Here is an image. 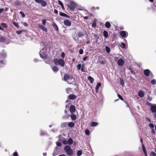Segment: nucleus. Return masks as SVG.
<instances>
[{"instance_id":"28","label":"nucleus","mask_w":156,"mask_h":156,"mask_svg":"<svg viewBox=\"0 0 156 156\" xmlns=\"http://www.w3.org/2000/svg\"><path fill=\"white\" fill-rule=\"evenodd\" d=\"M71 119L73 120H75L76 119V115L74 114H72L70 115Z\"/></svg>"},{"instance_id":"7","label":"nucleus","mask_w":156,"mask_h":156,"mask_svg":"<svg viewBox=\"0 0 156 156\" xmlns=\"http://www.w3.org/2000/svg\"><path fill=\"white\" fill-rule=\"evenodd\" d=\"M76 98V96L74 95L70 94L69 95L68 97V99L66 101V102L67 103L69 101V99L71 100H73Z\"/></svg>"},{"instance_id":"18","label":"nucleus","mask_w":156,"mask_h":156,"mask_svg":"<svg viewBox=\"0 0 156 156\" xmlns=\"http://www.w3.org/2000/svg\"><path fill=\"white\" fill-rule=\"evenodd\" d=\"M67 122H62L60 126L62 128H64L67 127Z\"/></svg>"},{"instance_id":"12","label":"nucleus","mask_w":156,"mask_h":156,"mask_svg":"<svg viewBox=\"0 0 156 156\" xmlns=\"http://www.w3.org/2000/svg\"><path fill=\"white\" fill-rule=\"evenodd\" d=\"M38 27L41 29L43 31L46 32L47 31V29L43 26L40 25L38 24Z\"/></svg>"},{"instance_id":"10","label":"nucleus","mask_w":156,"mask_h":156,"mask_svg":"<svg viewBox=\"0 0 156 156\" xmlns=\"http://www.w3.org/2000/svg\"><path fill=\"white\" fill-rule=\"evenodd\" d=\"M75 108L74 105H72L70 106L69 108V111L71 113H73L75 111Z\"/></svg>"},{"instance_id":"27","label":"nucleus","mask_w":156,"mask_h":156,"mask_svg":"<svg viewBox=\"0 0 156 156\" xmlns=\"http://www.w3.org/2000/svg\"><path fill=\"white\" fill-rule=\"evenodd\" d=\"M52 69L54 72H57L58 71V68L56 66H54L52 68Z\"/></svg>"},{"instance_id":"48","label":"nucleus","mask_w":156,"mask_h":156,"mask_svg":"<svg viewBox=\"0 0 156 156\" xmlns=\"http://www.w3.org/2000/svg\"><path fill=\"white\" fill-rule=\"evenodd\" d=\"M96 26V23L95 22L93 23L92 24V27L93 28H94Z\"/></svg>"},{"instance_id":"37","label":"nucleus","mask_w":156,"mask_h":156,"mask_svg":"<svg viewBox=\"0 0 156 156\" xmlns=\"http://www.w3.org/2000/svg\"><path fill=\"white\" fill-rule=\"evenodd\" d=\"M13 24L16 27H19V25L18 23H16L15 22H13Z\"/></svg>"},{"instance_id":"49","label":"nucleus","mask_w":156,"mask_h":156,"mask_svg":"<svg viewBox=\"0 0 156 156\" xmlns=\"http://www.w3.org/2000/svg\"><path fill=\"white\" fill-rule=\"evenodd\" d=\"M61 56L63 58H64L65 56V54L64 52H62L61 54Z\"/></svg>"},{"instance_id":"29","label":"nucleus","mask_w":156,"mask_h":156,"mask_svg":"<svg viewBox=\"0 0 156 156\" xmlns=\"http://www.w3.org/2000/svg\"><path fill=\"white\" fill-rule=\"evenodd\" d=\"M68 126L70 127H73L75 125V124L73 122H69L68 124Z\"/></svg>"},{"instance_id":"52","label":"nucleus","mask_w":156,"mask_h":156,"mask_svg":"<svg viewBox=\"0 0 156 156\" xmlns=\"http://www.w3.org/2000/svg\"><path fill=\"white\" fill-rule=\"evenodd\" d=\"M124 83V81L123 80L121 79L120 80V84H122V86H123V84Z\"/></svg>"},{"instance_id":"17","label":"nucleus","mask_w":156,"mask_h":156,"mask_svg":"<svg viewBox=\"0 0 156 156\" xmlns=\"http://www.w3.org/2000/svg\"><path fill=\"white\" fill-rule=\"evenodd\" d=\"M142 150L145 156H147L146 150V149L144 145L143 144H142Z\"/></svg>"},{"instance_id":"15","label":"nucleus","mask_w":156,"mask_h":156,"mask_svg":"<svg viewBox=\"0 0 156 156\" xmlns=\"http://www.w3.org/2000/svg\"><path fill=\"white\" fill-rule=\"evenodd\" d=\"M138 95L140 97L142 98L144 97V91L141 90L139 91L138 92Z\"/></svg>"},{"instance_id":"62","label":"nucleus","mask_w":156,"mask_h":156,"mask_svg":"<svg viewBox=\"0 0 156 156\" xmlns=\"http://www.w3.org/2000/svg\"><path fill=\"white\" fill-rule=\"evenodd\" d=\"M154 93L156 95V86L154 87Z\"/></svg>"},{"instance_id":"64","label":"nucleus","mask_w":156,"mask_h":156,"mask_svg":"<svg viewBox=\"0 0 156 156\" xmlns=\"http://www.w3.org/2000/svg\"><path fill=\"white\" fill-rule=\"evenodd\" d=\"M147 99L149 101H151L152 100V98L150 96H148L147 97Z\"/></svg>"},{"instance_id":"53","label":"nucleus","mask_w":156,"mask_h":156,"mask_svg":"<svg viewBox=\"0 0 156 156\" xmlns=\"http://www.w3.org/2000/svg\"><path fill=\"white\" fill-rule=\"evenodd\" d=\"M15 4L17 6H20V3L18 2H15Z\"/></svg>"},{"instance_id":"24","label":"nucleus","mask_w":156,"mask_h":156,"mask_svg":"<svg viewBox=\"0 0 156 156\" xmlns=\"http://www.w3.org/2000/svg\"><path fill=\"white\" fill-rule=\"evenodd\" d=\"M87 79L91 83H92L94 81V79L91 76H88L87 77Z\"/></svg>"},{"instance_id":"50","label":"nucleus","mask_w":156,"mask_h":156,"mask_svg":"<svg viewBox=\"0 0 156 156\" xmlns=\"http://www.w3.org/2000/svg\"><path fill=\"white\" fill-rule=\"evenodd\" d=\"M83 35L82 34V33L81 32H79L78 34V36L79 37H81L82 36H83Z\"/></svg>"},{"instance_id":"26","label":"nucleus","mask_w":156,"mask_h":156,"mask_svg":"<svg viewBox=\"0 0 156 156\" xmlns=\"http://www.w3.org/2000/svg\"><path fill=\"white\" fill-rule=\"evenodd\" d=\"M105 27L108 28H109L111 27V24L110 23L108 22H106L105 24Z\"/></svg>"},{"instance_id":"22","label":"nucleus","mask_w":156,"mask_h":156,"mask_svg":"<svg viewBox=\"0 0 156 156\" xmlns=\"http://www.w3.org/2000/svg\"><path fill=\"white\" fill-rule=\"evenodd\" d=\"M53 27L54 28V29L55 30V31H58V27L57 26V25L54 22L53 24Z\"/></svg>"},{"instance_id":"9","label":"nucleus","mask_w":156,"mask_h":156,"mask_svg":"<svg viewBox=\"0 0 156 156\" xmlns=\"http://www.w3.org/2000/svg\"><path fill=\"white\" fill-rule=\"evenodd\" d=\"M149 126L151 129L152 133L153 134H155V132L154 129V124L152 123H151L149 124Z\"/></svg>"},{"instance_id":"14","label":"nucleus","mask_w":156,"mask_h":156,"mask_svg":"<svg viewBox=\"0 0 156 156\" xmlns=\"http://www.w3.org/2000/svg\"><path fill=\"white\" fill-rule=\"evenodd\" d=\"M6 64V62L4 60H0V69L3 67Z\"/></svg>"},{"instance_id":"51","label":"nucleus","mask_w":156,"mask_h":156,"mask_svg":"<svg viewBox=\"0 0 156 156\" xmlns=\"http://www.w3.org/2000/svg\"><path fill=\"white\" fill-rule=\"evenodd\" d=\"M81 65L80 64H79L77 66V68H78V70H79L81 68Z\"/></svg>"},{"instance_id":"20","label":"nucleus","mask_w":156,"mask_h":156,"mask_svg":"<svg viewBox=\"0 0 156 156\" xmlns=\"http://www.w3.org/2000/svg\"><path fill=\"white\" fill-rule=\"evenodd\" d=\"M73 142V140L72 138H69L67 140V144L69 145H71Z\"/></svg>"},{"instance_id":"19","label":"nucleus","mask_w":156,"mask_h":156,"mask_svg":"<svg viewBox=\"0 0 156 156\" xmlns=\"http://www.w3.org/2000/svg\"><path fill=\"white\" fill-rule=\"evenodd\" d=\"M40 3H41V5L43 7H45L47 5V3L44 0H41Z\"/></svg>"},{"instance_id":"23","label":"nucleus","mask_w":156,"mask_h":156,"mask_svg":"<svg viewBox=\"0 0 156 156\" xmlns=\"http://www.w3.org/2000/svg\"><path fill=\"white\" fill-rule=\"evenodd\" d=\"M59 15L60 16H63V17H66L67 18L69 17V16L66 15V14H65L64 13H63L62 12H60Z\"/></svg>"},{"instance_id":"54","label":"nucleus","mask_w":156,"mask_h":156,"mask_svg":"<svg viewBox=\"0 0 156 156\" xmlns=\"http://www.w3.org/2000/svg\"><path fill=\"white\" fill-rule=\"evenodd\" d=\"M46 20H42V23L44 25H45Z\"/></svg>"},{"instance_id":"33","label":"nucleus","mask_w":156,"mask_h":156,"mask_svg":"<svg viewBox=\"0 0 156 156\" xmlns=\"http://www.w3.org/2000/svg\"><path fill=\"white\" fill-rule=\"evenodd\" d=\"M120 46L122 48H125L126 47V44L124 43H121Z\"/></svg>"},{"instance_id":"32","label":"nucleus","mask_w":156,"mask_h":156,"mask_svg":"<svg viewBox=\"0 0 156 156\" xmlns=\"http://www.w3.org/2000/svg\"><path fill=\"white\" fill-rule=\"evenodd\" d=\"M46 134V133L45 132V131H43V130H41L40 131V135L41 136H44Z\"/></svg>"},{"instance_id":"61","label":"nucleus","mask_w":156,"mask_h":156,"mask_svg":"<svg viewBox=\"0 0 156 156\" xmlns=\"http://www.w3.org/2000/svg\"><path fill=\"white\" fill-rule=\"evenodd\" d=\"M58 4L61 5H63V3H62V2H61L60 1V0H59L58 1Z\"/></svg>"},{"instance_id":"31","label":"nucleus","mask_w":156,"mask_h":156,"mask_svg":"<svg viewBox=\"0 0 156 156\" xmlns=\"http://www.w3.org/2000/svg\"><path fill=\"white\" fill-rule=\"evenodd\" d=\"M103 34L105 38H107L108 37V34L107 31L105 30L104 31H103Z\"/></svg>"},{"instance_id":"41","label":"nucleus","mask_w":156,"mask_h":156,"mask_svg":"<svg viewBox=\"0 0 156 156\" xmlns=\"http://www.w3.org/2000/svg\"><path fill=\"white\" fill-rule=\"evenodd\" d=\"M1 25L3 27H4L6 28L7 27V26L6 23H1Z\"/></svg>"},{"instance_id":"63","label":"nucleus","mask_w":156,"mask_h":156,"mask_svg":"<svg viewBox=\"0 0 156 156\" xmlns=\"http://www.w3.org/2000/svg\"><path fill=\"white\" fill-rule=\"evenodd\" d=\"M54 12L55 13L56 15L58 14V11L56 9H54Z\"/></svg>"},{"instance_id":"43","label":"nucleus","mask_w":156,"mask_h":156,"mask_svg":"<svg viewBox=\"0 0 156 156\" xmlns=\"http://www.w3.org/2000/svg\"><path fill=\"white\" fill-rule=\"evenodd\" d=\"M119 58L117 56H115L113 58V59L115 61H118V60L119 59Z\"/></svg>"},{"instance_id":"60","label":"nucleus","mask_w":156,"mask_h":156,"mask_svg":"<svg viewBox=\"0 0 156 156\" xmlns=\"http://www.w3.org/2000/svg\"><path fill=\"white\" fill-rule=\"evenodd\" d=\"M83 66H84V65H82V67H81V70L82 72H85V71L84 70V69H83Z\"/></svg>"},{"instance_id":"39","label":"nucleus","mask_w":156,"mask_h":156,"mask_svg":"<svg viewBox=\"0 0 156 156\" xmlns=\"http://www.w3.org/2000/svg\"><path fill=\"white\" fill-rule=\"evenodd\" d=\"M85 133L87 135H90V132L88 129H87L85 130Z\"/></svg>"},{"instance_id":"34","label":"nucleus","mask_w":156,"mask_h":156,"mask_svg":"<svg viewBox=\"0 0 156 156\" xmlns=\"http://www.w3.org/2000/svg\"><path fill=\"white\" fill-rule=\"evenodd\" d=\"M150 156H156V154L154 151L151 152L150 154Z\"/></svg>"},{"instance_id":"2","label":"nucleus","mask_w":156,"mask_h":156,"mask_svg":"<svg viewBox=\"0 0 156 156\" xmlns=\"http://www.w3.org/2000/svg\"><path fill=\"white\" fill-rule=\"evenodd\" d=\"M64 150L68 155L71 156L73 154V150L69 145H66L64 147Z\"/></svg>"},{"instance_id":"5","label":"nucleus","mask_w":156,"mask_h":156,"mask_svg":"<svg viewBox=\"0 0 156 156\" xmlns=\"http://www.w3.org/2000/svg\"><path fill=\"white\" fill-rule=\"evenodd\" d=\"M120 34L121 37H126L128 35V33L126 31H121L120 32Z\"/></svg>"},{"instance_id":"38","label":"nucleus","mask_w":156,"mask_h":156,"mask_svg":"<svg viewBox=\"0 0 156 156\" xmlns=\"http://www.w3.org/2000/svg\"><path fill=\"white\" fill-rule=\"evenodd\" d=\"M57 149V147H56L54 152L53 153V156H55L56 155H57V153H56V149Z\"/></svg>"},{"instance_id":"47","label":"nucleus","mask_w":156,"mask_h":156,"mask_svg":"<svg viewBox=\"0 0 156 156\" xmlns=\"http://www.w3.org/2000/svg\"><path fill=\"white\" fill-rule=\"evenodd\" d=\"M20 13L22 15V17H25V15L24 13L23 12L20 11Z\"/></svg>"},{"instance_id":"13","label":"nucleus","mask_w":156,"mask_h":156,"mask_svg":"<svg viewBox=\"0 0 156 156\" xmlns=\"http://www.w3.org/2000/svg\"><path fill=\"white\" fill-rule=\"evenodd\" d=\"M64 24L68 26H70L71 25V22L68 20H65L64 21Z\"/></svg>"},{"instance_id":"30","label":"nucleus","mask_w":156,"mask_h":156,"mask_svg":"<svg viewBox=\"0 0 156 156\" xmlns=\"http://www.w3.org/2000/svg\"><path fill=\"white\" fill-rule=\"evenodd\" d=\"M105 50L106 52L108 53H109L110 52L111 50L110 48L107 46H106L105 47Z\"/></svg>"},{"instance_id":"25","label":"nucleus","mask_w":156,"mask_h":156,"mask_svg":"<svg viewBox=\"0 0 156 156\" xmlns=\"http://www.w3.org/2000/svg\"><path fill=\"white\" fill-rule=\"evenodd\" d=\"M101 86V84L100 83H98L95 89L97 92L98 90L99 87Z\"/></svg>"},{"instance_id":"3","label":"nucleus","mask_w":156,"mask_h":156,"mask_svg":"<svg viewBox=\"0 0 156 156\" xmlns=\"http://www.w3.org/2000/svg\"><path fill=\"white\" fill-rule=\"evenodd\" d=\"M54 62L55 65H59L62 67L64 66L65 64L64 60L62 59H55L54 60Z\"/></svg>"},{"instance_id":"40","label":"nucleus","mask_w":156,"mask_h":156,"mask_svg":"<svg viewBox=\"0 0 156 156\" xmlns=\"http://www.w3.org/2000/svg\"><path fill=\"white\" fill-rule=\"evenodd\" d=\"M23 31V30H17L16 31V33L18 34H20Z\"/></svg>"},{"instance_id":"58","label":"nucleus","mask_w":156,"mask_h":156,"mask_svg":"<svg viewBox=\"0 0 156 156\" xmlns=\"http://www.w3.org/2000/svg\"><path fill=\"white\" fill-rule=\"evenodd\" d=\"M118 97H119V98L121 100H122V101H123V98L121 97V96L120 95H119V94H118Z\"/></svg>"},{"instance_id":"57","label":"nucleus","mask_w":156,"mask_h":156,"mask_svg":"<svg viewBox=\"0 0 156 156\" xmlns=\"http://www.w3.org/2000/svg\"><path fill=\"white\" fill-rule=\"evenodd\" d=\"M69 115H68L67 116H63V119H67L69 117Z\"/></svg>"},{"instance_id":"8","label":"nucleus","mask_w":156,"mask_h":156,"mask_svg":"<svg viewBox=\"0 0 156 156\" xmlns=\"http://www.w3.org/2000/svg\"><path fill=\"white\" fill-rule=\"evenodd\" d=\"M124 63V60L122 58L119 59L118 61V64L119 66H122Z\"/></svg>"},{"instance_id":"45","label":"nucleus","mask_w":156,"mask_h":156,"mask_svg":"<svg viewBox=\"0 0 156 156\" xmlns=\"http://www.w3.org/2000/svg\"><path fill=\"white\" fill-rule=\"evenodd\" d=\"M62 143L64 144H67V141L66 140H63L62 141Z\"/></svg>"},{"instance_id":"56","label":"nucleus","mask_w":156,"mask_h":156,"mask_svg":"<svg viewBox=\"0 0 156 156\" xmlns=\"http://www.w3.org/2000/svg\"><path fill=\"white\" fill-rule=\"evenodd\" d=\"M92 9H96V10H98V9H99V8L98 6H97V7H92Z\"/></svg>"},{"instance_id":"59","label":"nucleus","mask_w":156,"mask_h":156,"mask_svg":"<svg viewBox=\"0 0 156 156\" xmlns=\"http://www.w3.org/2000/svg\"><path fill=\"white\" fill-rule=\"evenodd\" d=\"M71 89L70 88H67V89H66V92L67 93H69L71 91Z\"/></svg>"},{"instance_id":"46","label":"nucleus","mask_w":156,"mask_h":156,"mask_svg":"<svg viewBox=\"0 0 156 156\" xmlns=\"http://www.w3.org/2000/svg\"><path fill=\"white\" fill-rule=\"evenodd\" d=\"M79 53L80 54H83V49H80L79 51Z\"/></svg>"},{"instance_id":"55","label":"nucleus","mask_w":156,"mask_h":156,"mask_svg":"<svg viewBox=\"0 0 156 156\" xmlns=\"http://www.w3.org/2000/svg\"><path fill=\"white\" fill-rule=\"evenodd\" d=\"M146 121H147V122H151V120L148 118H146Z\"/></svg>"},{"instance_id":"6","label":"nucleus","mask_w":156,"mask_h":156,"mask_svg":"<svg viewBox=\"0 0 156 156\" xmlns=\"http://www.w3.org/2000/svg\"><path fill=\"white\" fill-rule=\"evenodd\" d=\"M6 54L4 51H3L0 53V59L4 58L6 57Z\"/></svg>"},{"instance_id":"16","label":"nucleus","mask_w":156,"mask_h":156,"mask_svg":"<svg viewBox=\"0 0 156 156\" xmlns=\"http://www.w3.org/2000/svg\"><path fill=\"white\" fill-rule=\"evenodd\" d=\"M144 75L147 76H148L150 73V71L148 69L144 70Z\"/></svg>"},{"instance_id":"1","label":"nucleus","mask_w":156,"mask_h":156,"mask_svg":"<svg viewBox=\"0 0 156 156\" xmlns=\"http://www.w3.org/2000/svg\"><path fill=\"white\" fill-rule=\"evenodd\" d=\"M48 52L46 47H45L42 48L40 51L39 54L41 57L44 60L46 63H48L45 60L48 59Z\"/></svg>"},{"instance_id":"42","label":"nucleus","mask_w":156,"mask_h":156,"mask_svg":"<svg viewBox=\"0 0 156 156\" xmlns=\"http://www.w3.org/2000/svg\"><path fill=\"white\" fill-rule=\"evenodd\" d=\"M13 156H19L18 153L16 151L13 154Z\"/></svg>"},{"instance_id":"21","label":"nucleus","mask_w":156,"mask_h":156,"mask_svg":"<svg viewBox=\"0 0 156 156\" xmlns=\"http://www.w3.org/2000/svg\"><path fill=\"white\" fill-rule=\"evenodd\" d=\"M98 124V123L97 122H93L90 124V126L92 127H95L97 126Z\"/></svg>"},{"instance_id":"36","label":"nucleus","mask_w":156,"mask_h":156,"mask_svg":"<svg viewBox=\"0 0 156 156\" xmlns=\"http://www.w3.org/2000/svg\"><path fill=\"white\" fill-rule=\"evenodd\" d=\"M82 154V151H81L79 150L77 152V155L78 156H80Z\"/></svg>"},{"instance_id":"35","label":"nucleus","mask_w":156,"mask_h":156,"mask_svg":"<svg viewBox=\"0 0 156 156\" xmlns=\"http://www.w3.org/2000/svg\"><path fill=\"white\" fill-rule=\"evenodd\" d=\"M151 83L152 84L155 85L156 84V80L155 79H153L151 81Z\"/></svg>"},{"instance_id":"44","label":"nucleus","mask_w":156,"mask_h":156,"mask_svg":"<svg viewBox=\"0 0 156 156\" xmlns=\"http://www.w3.org/2000/svg\"><path fill=\"white\" fill-rule=\"evenodd\" d=\"M56 144L57 146L61 147L62 145V144L59 142H56Z\"/></svg>"},{"instance_id":"11","label":"nucleus","mask_w":156,"mask_h":156,"mask_svg":"<svg viewBox=\"0 0 156 156\" xmlns=\"http://www.w3.org/2000/svg\"><path fill=\"white\" fill-rule=\"evenodd\" d=\"M72 79V78H70V77L69 74H65L64 77V80L65 81H67L69 79Z\"/></svg>"},{"instance_id":"4","label":"nucleus","mask_w":156,"mask_h":156,"mask_svg":"<svg viewBox=\"0 0 156 156\" xmlns=\"http://www.w3.org/2000/svg\"><path fill=\"white\" fill-rule=\"evenodd\" d=\"M148 104L149 105L151 106V109L152 112L153 113L156 112V105H152V104L150 103H149Z\"/></svg>"}]
</instances>
